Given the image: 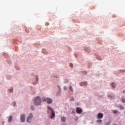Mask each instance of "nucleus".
<instances>
[{
    "label": "nucleus",
    "mask_w": 125,
    "mask_h": 125,
    "mask_svg": "<svg viewBox=\"0 0 125 125\" xmlns=\"http://www.w3.org/2000/svg\"><path fill=\"white\" fill-rule=\"evenodd\" d=\"M41 103H42V99L40 97H36L34 101V105L36 106H39V105H41Z\"/></svg>",
    "instance_id": "obj_1"
},
{
    "label": "nucleus",
    "mask_w": 125,
    "mask_h": 125,
    "mask_svg": "<svg viewBox=\"0 0 125 125\" xmlns=\"http://www.w3.org/2000/svg\"><path fill=\"white\" fill-rule=\"evenodd\" d=\"M42 102H47V104H51L53 102L51 98L44 97L42 98Z\"/></svg>",
    "instance_id": "obj_2"
},
{
    "label": "nucleus",
    "mask_w": 125,
    "mask_h": 125,
    "mask_svg": "<svg viewBox=\"0 0 125 125\" xmlns=\"http://www.w3.org/2000/svg\"><path fill=\"white\" fill-rule=\"evenodd\" d=\"M32 118H33V114L32 113H31L29 114V115L27 118V122L31 123V120H32Z\"/></svg>",
    "instance_id": "obj_3"
},
{
    "label": "nucleus",
    "mask_w": 125,
    "mask_h": 125,
    "mask_svg": "<svg viewBox=\"0 0 125 125\" xmlns=\"http://www.w3.org/2000/svg\"><path fill=\"white\" fill-rule=\"evenodd\" d=\"M76 113H77V114H82V113H83V109H82L81 107H77Z\"/></svg>",
    "instance_id": "obj_4"
},
{
    "label": "nucleus",
    "mask_w": 125,
    "mask_h": 125,
    "mask_svg": "<svg viewBox=\"0 0 125 125\" xmlns=\"http://www.w3.org/2000/svg\"><path fill=\"white\" fill-rule=\"evenodd\" d=\"M25 115L24 114H21V123H24L25 122Z\"/></svg>",
    "instance_id": "obj_5"
},
{
    "label": "nucleus",
    "mask_w": 125,
    "mask_h": 125,
    "mask_svg": "<svg viewBox=\"0 0 125 125\" xmlns=\"http://www.w3.org/2000/svg\"><path fill=\"white\" fill-rule=\"evenodd\" d=\"M98 118H99V119H102V118H103V114L101 113H99L98 114Z\"/></svg>",
    "instance_id": "obj_6"
},
{
    "label": "nucleus",
    "mask_w": 125,
    "mask_h": 125,
    "mask_svg": "<svg viewBox=\"0 0 125 125\" xmlns=\"http://www.w3.org/2000/svg\"><path fill=\"white\" fill-rule=\"evenodd\" d=\"M87 85V82H82L80 83V85L81 86H83V85Z\"/></svg>",
    "instance_id": "obj_7"
},
{
    "label": "nucleus",
    "mask_w": 125,
    "mask_h": 125,
    "mask_svg": "<svg viewBox=\"0 0 125 125\" xmlns=\"http://www.w3.org/2000/svg\"><path fill=\"white\" fill-rule=\"evenodd\" d=\"M51 113H52V116H51L50 118L51 119H52L53 118H54V117H55V113L53 110H52Z\"/></svg>",
    "instance_id": "obj_8"
},
{
    "label": "nucleus",
    "mask_w": 125,
    "mask_h": 125,
    "mask_svg": "<svg viewBox=\"0 0 125 125\" xmlns=\"http://www.w3.org/2000/svg\"><path fill=\"white\" fill-rule=\"evenodd\" d=\"M61 121L62 122H63V123H65V122H66V118H65V117H62Z\"/></svg>",
    "instance_id": "obj_9"
},
{
    "label": "nucleus",
    "mask_w": 125,
    "mask_h": 125,
    "mask_svg": "<svg viewBox=\"0 0 125 125\" xmlns=\"http://www.w3.org/2000/svg\"><path fill=\"white\" fill-rule=\"evenodd\" d=\"M12 121V116H10L9 117L8 122V123H11V121Z\"/></svg>",
    "instance_id": "obj_10"
},
{
    "label": "nucleus",
    "mask_w": 125,
    "mask_h": 125,
    "mask_svg": "<svg viewBox=\"0 0 125 125\" xmlns=\"http://www.w3.org/2000/svg\"><path fill=\"white\" fill-rule=\"evenodd\" d=\"M111 86L113 87V88H115L116 87V85H115V84L114 83H111Z\"/></svg>",
    "instance_id": "obj_11"
},
{
    "label": "nucleus",
    "mask_w": 125,
    "mask_h": 125,
    "mask_svg": "<svg viewBox=\"0 0 125 125\" xmlns=\"http://www.w3.org/2000/svg\"><path fill=\"white\" fill-rule=\"evenodd\" d=\"M47 109H48V110H50L51 112H52V111H53L52 110V108H51V107L50 106H48Z\"/></svg>",
    "instance_id": "obj_12"
},
{
    "label": "nucleus",
    "mask_w": 125,
    "mask_h": 125,
    "mask_svg": "<svg viewBox=\"0 0 125 125\" xmlns=\"http://www.w3.org/2000/svg\"><path fill=\"white\" fill-rule=\"evenodd\" d=\"M97 122H98L99 124H102V120H97Z\"/></svg>",
    "instance_id": "obj_13"
},
{
    "label": "nucleus",
    "mask_w": 125,
    "mask_h": 125,
    "mask_svg": "<svg viewBox=\"0 0 125 125\" xmlns=\"http://www.w3.org/2000/svg\"><path fill=\"white\" fill-rule=\"evenodd\" d=\"M69 89H70L71 91H72V92H73V86H70L69 87Z\"/></svg>",
    "instance_id": "obj_14"
},
{
    "label": "nucleus",
    "mask_w": 125,
    "mask_h": 125,
    "mask_svg": "<svg viewBox=\"0 0 125 125\" xmlns=\"http://www.w3.org/2000/svg\"><path fill=\"white\" fill-rule=\"evenodd\" d=\"M113 113V114H117V113H118V111H117V110H114Z\"/></svg>",
    "instance_id": "obj_15"
},
{
    "label": "nucleus",
    "mask_w": 125,
    "mask_h": 125,
    "mask_svg": "<svg viewBox=\"0 0 125 125\" xmlns=\"http://www.w3.org/2000/svg\"><path fill=\"white\" fill-rule=\"evenodd\" d=\"M63 89H64V90H67V89H68V87H67V86H65L63 87Z\"/></svg>",
    "instance_id": "obj_16"
},
{
    "label": "nucleus",
    "mask_w": 125,
    "mask_h": 125,
    "mask_svg": "<svg viewBox=\"0 0 125 125\" xmlns=\"http://www.w3.org/2000/svg\"><path fill=\"white\" fill-rule=\"evenodd\" d=\"M31 109L32 111H34V110H35V107H34V106H31Z\"/></svg>",
    "instance_id": "obj_17"
},
{
    "label": "nucleus",
    "mask_w": 125,
    "mask_h": 125,
    "mask_svg": "<svg viewBox=\"0 0 125 125\" xmlns=\"http://www.w3.org/2000/svg\"><path fill=\"white\" fill-rule=\"evenodd\" d=\"M122 101L123 103H125V98H122Z\"/></svg>",
    "instance_id": "obj_18"
},
{
    "label": "nucleus",
    "mask_w": 125,
    "mask_h": 125,
    "mask_svg": "<svg viewBox=\"0 0 125 125\" xmlns=\"http://www.w3.org/2000/svg\"><path fill=\"white\" fill-rule=\"evenodd\" d=\"M120 108L122 110L125 109V107H124V106H120Z\"/></svg>",
    "instance_id": "obj_19"
},
{
    "label": "nucleus",
    "mask_w": 125,
    "mask_h": 125,
    "mask_svg": "<svg viewBox=\"0 0 125 125\" xmlns=\"http://www.w3.org/2000/svg\"><path fill=\"white\" fill-rule=\"evenodd\" d=\"M12 105H13V106H15V105H16V103L15 102H13L12 103Z\"/></svg>",
    "instance_id": "obj_20"
},
{
    "label": "nucleus",
    "mask_w": 125,
    "mask_h": 125,
    "mask_svg": "<svg viewBox=\"0 0 125 125\" xmlns=\"http://www.w3.org/2000/svg\"><path fill=\"white\" fill-rule=\"evenodd\" d=\"M111 125V123L110 122H107L106 124V125Z\"/></svg>",
    "instance_id": "obj_21"
},
{
    "label": "nucleus",
    "mask_w": 125,
    "mask_h": 125,
    "mask_svg": "<svg viewBox=\"0 0 125 125\" xmlns=\"http://www.w3.org/2000/svg\"><path fill=\"white\" fill-rule=\"evenodd\" d=\"M10 91H11V92H13V88L10 89Z\"/></svg>",
    "instance_id": "obj_22"
},
{
    "label": "nucleus",
    "mask_w": 125,
    "mask_h": 125,
    "mask_svg": "<svg viewBox=\"0 0 125 125\" xmlns=\"http://www.w3.org/2000/svg\"><path fill=\"white\" fill-rule=\"evenodd\" d=\"M72 113L75 114V110L74 109L72 110Z\"/></svg>",
    "instance_id": "obj_23"
},
{
    "label": "nucleus",
    "mask_w": 125,
    "mask_h": 125,
    "mask_svg": "<svg viewBox=\"0 0 125 125\" xmlns=\"http://www.w3.org/2000/svg\"><path fill=\"white\" fill-rule=\"evenodd\" d=\"M39 81V78L38 77H36V81L38 82Z\"/></svg>",
    "instance_id": "obj_24"
},
{
    "label": "nucleus",
    "mask_w": 125,
    "mask_h": 125,
    "mask_svg": "<svg viewBox=\"0 0 125 125\" xmlns=\"http://www.w3.org/2000/svg\"><path fill=\"white\" fill-rule=\"evenodd\" d=\"M70 67H73V64L72 63H70Z\"/></svg>",
    "instance_id": "obj_25"
},
{
    "label": "nucleus",
    "mask_w": 125,
    "mask_h": 125,
    "mask_svg": "<svg viewBox=\"0 0 125 125\" xmlns=\"http://www.w3.org/2000/svg\"><path fill=\"white\" fill-rule=\"evenodd\" d=\"M123 93H125V90H123Z\"/></svg>",
    "instance_id": "obj_26"
},
{
    "label": "nucleus",
    "mask_w": 125,
    "mask_h": 125,
    "mask_svg": "<svg viewBox=\"0 0 125 125\" xmlns=\"http://www.w3.org/2000/svg\"><path fill=\"white\" fill-rule=\"evenodd\" d=\"M73 100H74V99H71V101H73Z\"/></svg>",
    "instance_id": "obj_27"
},
{
    "label": "nucleus",
    "mask_w": 125,
    "mask_h": 125,
    "mask_svg": "<svg viewBox=\"0 0 125 125\" xmlns=\"http://www.w3.org/2000/svg\"><path fill=\"white\" fill-rule=\"evenodd\" d=\"M109 97H110V96H108Z\"/></svg>",
    "instance_id": "obj_28"
}]
</instances>
